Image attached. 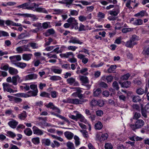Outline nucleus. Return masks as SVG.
Returning a JSON list of instances; mask_svg holds the SVG:
<instances>
[{"mask_svg":"<svg viewBox=\"0 0 149 149\" xmlns=\"http://www.w3.org/2000/svg\"><path fill=\"white\" fill-rule=\"evenodd\" d=\"M63 56L66 58H68L69 56H72V57H74V55L72 52H68L63 54Z\"/></svg>","mask_w":149,"mask_h":149,"instance_id":"nucleus-47","label":"nucleus"},{"mask_svg":"<svg viewBox=\"0 0 149 149\" xmlns=\"http://www.w3.org/2000/svg\"><path fill=\"white\" fill-rule=\"evenodd\" d=\"M9 59L11 62L13 63H16V61H19L21 60V57L20 55H17L10 56Z\"/></svg>","mask_w":149,"mask_h":149,"instance_id":"nucleus-10","label":"nucleus"},{"mask_svg":"<svg viewBox=\"0 0 149 149\" xmlns=\"http://www.w3.org/2000/svg\"><path fill=\"white\" fill-rule=\"evenodd\" d=\"M3 86L4 91H6V90H7V89L10 88L12 86L10 85L9 84L7 83H3Z\"/></svg>","mask_w":149,"mask_h":149,"instance_id":"nucleus-33","label":"nucleus"},{"mask_svg":"<svg viewBox=\"0 0 149 149\" xmlns=\"http://www.w3.org/2000/svg\"><path fill=\"white\" fill-rule=\"evenodd\" d=\"M50 79L52 81H56L61 80L62 78L59 76L54 75L52 76L50 78Z\"/></svg>","mask_w":149,"mask_h":149,"instance_id":"nucleus-29","label":"nucleus"},{"mask_svg":"<svg viewBox=\"0 0 149 149\" xmlns=\"http://www.w3.org/2000/svg\"><path fill=\"white\" fill-rule=\"evenodd\" d=\"M32 56L33 55L31 54H22V59L24 60L28 61L31 59Z\"/></svg>","mask_w":149,"mask_h":149,"instance_id":"nucleus-17","label":"nucleus"},{"mask_svg":"<svg viewBox=\"0 0 149 149\" xmlns=\"http://www.w3.org/2000/svg\"><path fill=\"white\" fill-rule=\"evenodd\" d=\"M120 7L118 5L116 6L115 8L112 10L108 12V13L111 15L117 16L120 13Z\"/></svg>","mask_w":149,"mask_h":149,"instance_id":"nucleus-5","label":"nucleus"},{"mask_svg":"<svg viewBox=\"0 0 149 149\" xmlns=\"http://www.w3.org/2000/svg\"><path fill=\"white\" fill-rule=\"evenodd\" d=\"M136 93L139 95H142L145 93L144 90L141 88H138L136 91Z\"/></svg>","mask_w":149,"mask_h":149,"instance_id":"nucleus-39","label":"nucleus"},{"mask_svg":"<svg viewBox=\"0 0 149 149\" xmlns=\"http://www.w3.org/2000/svg\"><path fill=\"white\" fill-rule=\"evenodd\" d=\"M70 43H72L73 44H78L81 45L83 44V42L80 41L78 38L76 37H71L70 40L68 41Z\"/></svg>","mask_w":149,"mask_h":149,"instance_id":"nucleus-9","label":"nucleus"},{"mask_svg":"<svg viewBox=\"0 0 149 149\" xmlns=\"http://www.w3.org/2000/svg\"><path fill=\"white\" fill-rule=\"evenodd\" d=\"M67 81L68 84L71 85L73 84L74 86H78L79 84L78 82L75 81V79L73 77L68 78L67 80Z\"/></svg>","mask_w":149,"mask_h":149,"instance_id":"nucleus-8","label":"nucleus"},{"mask_svg":"<svg viewBox=\"0 0 149 149\" xmlns=\"http://www.w3.org/2000/svg\"><path fill=\"white\" fill-rule=\"evenodd\" d=\"M132 100V101L134 102H137L141 101V97L138 95L133 96Z\"/></svg>","mask_w":149,"mask_h":149,"instance_id":"nucleus-28","label":"nucleus"},{"mask_svg":"<svg viewBox=\"0 0 149 149\" xmlns=\"http://www.w3.org/2000/svg\"><path fill=\"white\" fill-rule=\"evenodd\" d=\"M33 143L35 145H38L40 143V139L39 137H35L32 139Z\"/></svg>","mask_w":149,"mask_h":149,"instance_id":"nucleus-38","label":"nucleus"},{"mask_svg":"<svg viewBox=\"0 0 149 149\" xmlns=\"http://www.w3.org/2000/svg\"><path fill=\"white\" fill-rule=\"evenodd\" d=\"M80 132L82 133L83 136L85 138H87L88 137V132L85 130H81Z\"/></svg>","mask_w":149,"mask_h":149,"instance_id":"nucleus-54","label":"nucleus"},{"mask_svg":"<svg viewBox=\"0 0 149 149\" xmlns=\"http://www.w3.org/2000/svg\"><path fill=\"white\" fill-rule=\"evenodd\" d=\"M9 36V34L7 32L4 31H0V37L2 36Z\"/></svg>","mask_w":149,"mask_h":149,"instance_id":"nucleus-49","label":"nucleus"},{"mask_svg":"<svg viewBox=\"0 0 149 149\" xmlns=\"http://www.w3.org/2000/svg\"><path fill=\"white\" fill-rule=\"evenodd\" d=\"M77 97L79 99H76L78 100V103L77 104H82L88 101V100L86 99H85L82 98L83 97V95L80 93H78L77 94Z\"/></svg>","mask_w":149,"mask_h":149,"instance_id":"nucleus-6","label":"nucleus"},{"mask_svg":"<svg viewBox=\"0 0 149 149\" xmlns=\"http://www.w3.org/2000/svg\"><path fill=\"white\" fill-rule=\"evenodd\" d=\"M9 68L8 65L6 64V65L3 66L2 65L1 67V69L2 70L7 71L8 70H9Z\"/></svg>","mask_w":149,"mask_h":149,"instance_id":"nucleus-53","label":"nucleus"},{"mask_svg":"<svg viewBox=\"0 0 149 149\" xmlns=\"http://www.w3.org/2000/svg\"><path fill=\"white\" fill-rule=\"evenodd\" d=\"M138 39V37L136 35H133L132 37H131L130 39L133 43H136L135 41L137 40Z\"/></svg>","mask_w":149,"mask_h":149,"instance_id":"nucleus-46","label":"nucleus"},{"mask_svg":"<svg viewBox=\"0 0 149 149\" xmlns=\"http://www.w3.org/2000/svg\"><path fill=\"white\" fill-rule=\"evenodd\" d=\"M131 82L130 81H124L121 84V87L127 88L130 86Z\"/></svg>","mask_w":149,"mask_h":149,"instance_id":"nucleus-26","label":"nucleus"},{"mask_svg":"<svg viewBox=\"0 0 149 149\" xmlns=\"http://www.w3.org/2000/svg\"><path fill=\"white\" fill-rule=\"evenodd\" d=\"M51 70L54 73L58 74H61L62 71L61 69H58L54 68H52Z\"/></svg>","mask_w":149,"mask_h":149,"instance_id":"nucleus-36","label":"nucleus"},{"mask_svg":"<svg viewBox=\"0 0 149 149\" xmlns=\"http://www.w3.org/2000/svg\"><path fill=\"white\" fill-rule=\"evenodd\" d=\"M97 101L95 99H93L90 102V104L91 106H95L97 105Z\"/></svg>","mask_w":149,"mask_h":149,"instance_id":"nucleus-52","label":"nucleus"},{"mask_svg":"<svg viewBox=\"0 0 149 149\" xmlns=\"http://www.w3.org/2000/svg\"><path fill=\"white\" fill-rule=\"evenodd\" d=\"M148 15V14L146 12V11L142 10L137 13L135 14L134 16L135 17L139 16L140 17H142L145 15L147 16Z\"/></svg>","mask_w":149,"mask_h":149,"instance_id":"nucleus-23","label":"nucleus"},{"mask_svg":"<svg viewBox=\"0 0 149 149\" xmlns=\"http://www.w3.org/2000/svg\"><path fill=\"white\" fill-rule=\"evenodd\" d=\"M33 133L38 135H42L43 134V131L40 130L36 126H34L33 127Z\"/></svg>","mask_w":149,"mask_h":149,"instance_id":"nucleus-14","label":"nucleus"},{"mask_svg":"<svg viewBox=\"0 0 149 149\" xmlns=\"http://www.w3.org/2000/svg\"><path fill=\"white\" fill-rule=\"evenodd\" d=\"M30 46L33 49H37L38 48V44L35 42H31L29 43Z\"/></svg>","mask_w":149,"mask_h":149,"instance_id":"nucleus-43","label":"nucleus"},{"mask_svg":"<svg viewBox=\"0 0 149 149\" xmlns=\"http://www.w3.org/2000/svg\"><path fill=\"white\" fill-rule=\"evenodd\" d=\"M77 58L82 60V62L84 64H86L88 61V59L85 58V56L81 54H79L77 55Z\"/></svg>","mask_w":149,"mask_h":149,"instance_id":"nucleus-12","label":"nucleus"},{"mask_svg":"<svg viewBox=\"0 0 149 149\" xmlns=\"http://www.w3.org/2000/svg\"><path fill=\"white\" fill-rule=\"evenodd\" d=\"M112 86L115 89L118 90L119 89L118 84L117 81H115L112 84Z\"/></svg>","mask_w":149,"mask_h":149,"instance_id":"nucleus-40","label":"nucleus"},{"mask_svg":"<svg viewBox=\"0 0 149 149\" xmlns=\"http://www.w3.org/2000/svg\"><path fill=\"white\" fill-rule=\"evenodd\" d=\"M55 33V31L53 29H50L47 30L46 31L43 33V34L46 37H47L51 35H53Z\"/></svg>","mask_w":149,"mask_h":149,"instance_id":"nucleus-15","label":"nucleus"},{"mask_svg":"<svg viewBox=\"0 0 149 149\" xmlns=\"http://www.w3.org/2000/svg\"><path fill=\"white\" fill-rule=\"evenodd\" d=\"M101 91L100 88H97L94 91L93 96L95 97L98 96L101 93Z\"/></svg>","mask_w":149,"mask_h":149,"instance_id":"nucleus-37","label":"nucleus"},{"mask_svg":"<svg viewBox=\"0 0 149 149\" xmlns=\"http://www.w3.org/2000/svg\"><path fill=\"white\" fill-rule=\"evenodd\" d=\"M47 108H50V109H52L53 110H57V112H59L60 111L59 109H58L56 107L54 106V105L53 103L52 102H49L48 104H47L45 105Z\"/></svg>","mask_w":149,"mask_h":149,"instance_id":"nucleus-21","label":"nucleus"},{"mask_svg":"<svg viewBox=\"0 0 149 149\" xmlns=\"http://www.w3.org/2000/svg\"><path fill=\"white\" fill-rule=\"evenodd\" d=\"M38 119L41 120L43 121V122H41L42 125L47 126H51L50 124L47 123L45 122L47 120V118L46 117L43 118L42 117H40L38 118Z\"/></svg>","mask_w":149,"mask_h":149,"instance_id":"nucleus-24","label":"nucleus"},{"mask_svg":"<svg viewBox=\"0 0 149 149\" xmlns=\"http://www.w3.org/2000/svg\"><path fill=\"white\" fill-rule=\"evenodd\" d=\"M108 83H110L113 79V77L111 76H108L106 78Z\"/></svg>","mask_w":149,"mask_h":149,"instance_id":"nucleus-61","label":"nucleus"},{"mask_svg":"<svg viewBox=\"0 0 149 149\" xmlns=\"http://www.w3.org/2000/svg\"><path fill=\"white\" fill-rule=\"evenodd\" d=\"M117 66L116 65H111L110 68L107 70V71L109 73H111L116 69Z\"/></svg>","mask_w":149,"mask_h":149,"instance_id":"nucleus-31","label":"nucleus"},{"mask_svg":"<svg viewBox=\"0 0 149 149\" xmlns=\"http://www.w3.org/2000/svg\"><path fill=\"white\" fill-rule=\"evenodd\" d=\"M9 72L11 74L14 75L17 74L18 73V71L17 69L10 67L9 69Z\"/></svg>","mask_w":149,"mask_h":149,"instance_id":"nucleus-22","label":"nucleus"},{"mask_svg":"<svg viewBox=\"0 0 149 149\" xmlns=\"http://www.w3.org/2000/svg\"><path fill=\"white\" fill-rule=\"evenodd\" d=\"M7 135L12 138H15L16 135L13 132L10 131H8L6 132Z\"/></svg>","mask_w":149,"mask_h":149,"instance_id":"nucleus-35","label":"nucleus"},{"mask_svg":"<svg viewBox=\"0 0 149 149\" xmlns=\"http://www.w3.org/2000/svg\"><path fill=\"white\" fill-rule=\"evenodd\" d=\"M143 54L144 55H149V46L146 49L144 50L143 52Z\"/></svg>","mask_w":149,"mask_h":149,"instance_id":"nucleus-64","label":"nucleus"},{"mask_svg":"<svg viewBox=\"0 0 149 149\" xmlns=\"http://www.w3.org/2000/svg\"><path fill=\"white\" fill-rule=\"evenodd\" d=\"M132 108L134 110L137 111H139L140 109V107L138 104H133L132 106Z\"/></svg>","mask_w":149,"mask_h":149,"instance_id":"nucleus-63","label":"nucleus"},{"mask_svg":"<svg viewBox=\"0 0 149 149\" xmlns=\"http://www.w3.org/2000/svg\"><path fill=\"white\" fill-rule=\"evenodd\" d=\"M74 139L75 140V143L76 146H79L80 144V142L79 141V139L78 137L76 135L74 136Z\"/></svg>","mask_w":149,"mask_h":149,"instance_id":"nucleus-42","label":"nucleus"},{"mask_svg":"<svg viewBox=\"0 0 149 149\" xmlns=\"http://www.w3.org/2000/svg\"><path fill=\"white\" fill-rule=\"evenodd\" d=\"M37 75L35 74H31L26 75L25 77V80H26L34 79H36Z\"/></svg>","mask_w":149,"mask_h":149,"instance_id":"nucleus-16","label":"nucleus"},{"mask_svg":"<svg viewBox=\"0 0 149 149\" xmlns=\"http://www.w3.org/2000/svg\"><path fill=\"white\" fill-rule=\"evenodd\" d=\"M40 95L41 97H49V94L48 93L45 92H43L41 93Z\"/></svg>","mask_w":149,"mask_h":149,"instance_id":"nucleus-60","label":"nucleus"},{"mask_svg":"<svg viewBox=\"0 0 149 149\" xmlns=\"http://www.w3.org/2000/svg\"><path fill=\"white\" fill-rule=\"evenodd\" d=\"M22 81L23 80L18 75L14 76L12 77V83L15 85H17V81L19 83H21Z\"/></svg>","mask_w":149,"mask_h":149,"instance_id":"nucleus-7","label":"nucleus"},{"mask_svg":"<svg viewBox=\"0 0 149 149\" xmlns=\"http://www.w3.org/2000/svg\"><path fill=\"white\" fill-rule=\"evenodd\" d=\"M30 88L32 90L29 91L27 93L31 94L33 96H36L37 95L38 92L37 85L35 84H31L30 85Z\"/></svg>","mask_w":149,"mask_h":149,"instance_id":"nucleus-3","label":"nucleus"},{"mask_svg":"<svg viewBox=\"0 0 149 149\" xmlns=\"http://www.w3.org/2000/svg\"><path fill=\"white\" fill-rule=\"evenodd\" d=\"M97 105L100 107H102L103 106L104 104V101L102 100H99L97 101Z\"/></svg>","mask_w":149,"mask_h":149,"instance_id":"nucleus-57","label":"nucleus"},{"mask_svg":"<svg viewBox=\"0 0 149 149\" xmlns=\"http://www.w3.org/2000/svg\"><path fill=\"white\" fill-rule=\"evenodd\" d=\"M24 132L25 134L28 136H30L32 135V132L31 129L26 128L24 130Z\"/></svg>","mask_w":149,"mask_h":149,"instance_id":"nucleus-30","label":"nucleus"},{"mask_svg":"<svg viewBox=\"0 0 149 149\" xmlns=\"http://www.w3.org/2000/svg\"><path fill=\"white\" fill-rule=\"evenodd\" d=\"M105 149H112L113 147L112 144L110 143H106L105 144Z\"/></svg>","mask_w":149,"mask_h":149,"instance_id":"nucleus-45","label":"nucleus"},{"mask_svg":"<svg viewBox=\"0 0 149 149\" xmlns=\"http://www.w3.org/2000/svg\"><path fill=\"white\" fill-rule=\"evenodd\" d=\"M108 137V134L106 133L105 134H102L101 136V141H104L106 140Z\"/></svg>","mask_w":149,"mask_h":149,"instance_id":"nucleus-50","label":"nucleus"},{"mask_svg":"<svg viewBox=\"0 0 149 149\" xmlns=\"http://www.w3.org/2000/svg\"><path fill=\"white\" fill-rule=\"evenodd\" d=\"M62 101L63 102L66 103H69L74 104L78 103V100L68 98L66 100H63Z\"/></svg>","mask_w":149,"mask_h":149,"instance_id":"nucleus-13","label":"nucleus"},{"mask_svg":"<svg viewBox=\"0 0 149 149\" xmlns=\"http://www.w3.org/2000/svg\"><path fill=\"white\" fill-rule=\"evenodd\" d=\"M136 44V43H133L130 40L126 42L125 45L127 47L132 48Z\"/></svg>","mask_w":149,"mask_h":149,"instance_id":"nucleus-25","label":"nucleus"},{"mask_svg":"<svg viewBox=\"0 0 149 149\" xmlns=\"http://www.w3.org/2000/svg\"><path fill=\"white\" fill-rule=\"evenodd\" d=\"M80 80L83 82L84 83H87L88 81V78L84 76H81L80 78Z\"/></svg>","mask_w":149,"mask_h":149,"instance_id":"nucleus-51","label":"nucleus"},{"mask_svg":"<svg viewBox=\"0 0 149 149\" xmlns=\"http://www.w3.org/2000/svg\"><path fill=\"white\" fill-rule=\"evenodd\" d=\"M140 116L141 114L140 113L137 112H135L133 118L137 120L138 118L140 117Z\"/></svg>","mask_w":149,"mask_h":149,"instance_id":"nucleus-58","label":"nucleus"},{"mask_svg":"<svg viewBox=\"0 0 149 149\" xmlns=\"http://www.w3.org/2000/svg\"><path fill=\"white\" fill-rule=\"evenodd\" d=\"M144 122L142 120L139 119L137 120L135 124H130V127L134 131L137 129L141 128L144 125Z\"/></svg>","mask_w":149,"mask_h":149,"instance_id":"nucleus-2","label":"nucleus"},{"mask_svg":"<svg viewBox=\"0 0 149 149\" xmlns=\"http://www.w3.org/2000/svg\"><path fill=\"white\" fill-rule=\"evenodd\" d=\"M78 119H80V121L83 122H85L86 121V120L85 119L84 117L80 113H78Z\"/></svg>","mask_w":149,"mask_h":149,"instance_id":"nucleus-34","label":"nucleus"},{"mask_svg":"<svg viewBox=\"0 0 149 149\" xmlns=\"http://www.w3.org/2000/svg\"><path fill=\"white\" fill-rule=\"evenodd\" d=\"M13 111L11 109L6 110L5 111V114L6 115H10L12 114Z\"/></svg>","mask_w":149,"mask_h":149,"instance_id":"nucleus-62","label":"nucleus"},{"mask_svg":"<svg viewBox=\"0 0 149 149\" xmlns=\"http://www.w3.org/2000/svg\"><path fill=\"white\" fill-rule=\"evenodd\" d=\"M130 76V75L129 73H127L125 75H124L122 76L121 78V79L123 80H127L129 77Z\"/></svg>","mask_w":149,"mask_h":149,"instance_id":"nucleus-55","label":"nucleus"},{"mask_svg":"<svg viewBox=\"0 0 149 149\" xmlns=\"http://www.w3.org/2000/svg\"><path fill=\"white\" fill-rule=\"evenodd\" d=\"M143 23V20L141 19H139L135 20L133 24L134 25H138L142 24Z\"/></svg>","mask_w":149,"mask_h":149,"instance_id":"nucleus-32","label":"nucleus"},{"mask_svg":"<svg viewBox=\"0 0 149 149\" xmlns=\"http://www.w3.org/2000/svg\"><path fill=\"white\" fill-rule=\"evenodd\" d=\"M66 145L69 149H75L74 144L72 143L69 142L67 143Z\"/></svg>","mask_w":149,"mask_h":149,"instance_id":"nucleus-41","label":"nucleus"},{"mask_svg":"<svg viewBox=\"0 0 149 149\" xmlns=\"http://www.w3.org/2000/svg\"><path fill=\"white\" fill-rule=\"evenodd\" d=\"M13 64L17 67L22 69L24 68L27 65L26 63L22 62L13 63Z\"/></svg>","mask_w":149,"mask_h":149,"instance_id":"nucleus-18","label":"nucleus"},{"mask_svg":"<svg viewBox=\"0 0 149 149\" xmlns=\"http://www.w3.org/2000/svg\"><path fill=\"white\" fill-rule=\"evenodd\" d=\"M102 127L103 125L100 121H98L95 125V128L96 130H100L102 129Z\"/></svg>","mask_w":149,"mask_h":149,"instance_id":"nucleus-27","label":"nucleus"},{"mask_svg":"<svg viewBox=\"0 0 149 149\" xmlns=\"http://www.w3.org/2000/svg\"><path fill=\"white\" fill-rule=\"evenodd\" d=\"M29 3L26 2L24 3L21 5L17 6V8H22L23 9H26L27 10H31L33 11H36L37 12H42L46 14L48 13V12L45 8H37L39 5L35 3H33L31 4V6H29Z\"/></svg>","mask_w":149,"mask_h":149,"instance_id":"nucleus-1","label":"nucleus"},{"mask_svg":"<svg viewBox=\"0 0 149 149\" xmlns=\"http://www.w3.org/2000/svg\"><path fill=\"white\" fill-rule=\"evenodd\" d=\"M79 2L81 3L84 6H87L91 5V3L89 2L84 1H79Z\"/></svg>","mask_w":149,"mask_h":149,"instance_id":"nucleus-59","label":"nucleus"},{"mask_svg":"<svg viewBox=\"0 0 149 149\" xmlns=\"http://www.w3.org/2000/svg\"><path fill=\"white\" fill-rule=\"evenodd\" d=\"M18 118L21 120H24L27 117V113L26 111H24L22 112L18 115Z\"/></svg>","mask_w":149,"mask_h":149,"instance_id":"nucleus-20","label":"nucleus"},{"mask_svg":"<svg viewBox=\"0 0 149 149\" xmlns=\"http://www.w3.org/2000/svg\"><path fill=\"white\" fill-rule=\"evenodd\" d=\"M42 143L47 146H49L50 144V141L48 139H44L42 140Z\"/></svg>","mask_w":149,"mask_h":149,"instance_id":"nucleus-44","label":"nucleus"},{"mask_svg":"<svg viewBox=\"0 0 149 149\" xmlns=\"http://www.w3.org/2000/svg\"><path fill=\"white\" fill-rule=\"evenodd\" d=\"M64 134L65 137L69 140L72 139L74 136V134L68 131L65 132Z\"/></svg>","mask_w":149,"mask_h":149,"instance_id":"nucleus-19","label":"nucleus"},{"mask_svg":"<svg viewBox=\"0 0 149 149\" xmlns=\"http://www.w3.org/2000/svg\"><path fill=\"white\" fill-rule=\"evenodd\" d=\"M67 22L72 26L73 28H74L76 30L78 29V23L74 18L70 17L68 19Z\"/></svg>","mask_w":149,"mask_h":149,"instance_id":"nucleus-4","label":"nucleus"},{"mask_svg":"<svg viewBox=\"0 0 149 149\" xmlns=\"http://www.w3.org/2000/svg\"><path fill=\"white\" fill-rule=\"evenodd\" d=\"M103 64V63L102 62L98 64H95V63H93L91 65V68H98L102 66Z\"/></svg>","mask_w":149,"mask_h":149,"instance_id":"nucleus-48","label":"nucleus"},{"mask_svg":"<svg viewBox=\"0 0 149 149\" xmlns=\"http://www.w3.org/2000/svg\"><path fill=\"white\" fill-rule=\"evenodd\" d=\"M11 120H12L10 121L8 123V124L11 128L15 129L18 124V122L13 119H12Z\"/></svg>","mask_w":149,"mask_h":149,"instance_id":"nucleus-11","label":"nucleus"},{"mask_svg":"<svg viewBox=\"0 0 149 149\" xmlns=\"http://www.w3.org/2000/svg\"><path fill=\"white\" fill-rule=\"evenodd\" d=\"M49 24V22H45L43 23L42 24V27L44 29H47L49 27V24Z\"/></svg>","mask_w":149,"mask_h":149,"instance_id":"nucleus-56","label":"nucleus"}]
</instances>
